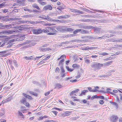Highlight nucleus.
Here are the masks:
<instances>
[{"label": "nucleus", "mask_w": 122, "mask_h": 122, "mask_svg": "<svg viewBox=\"0 0 122 122\" xmlns=\"http://www.w3.org/2000/svg\"><path fill=\"white\" fill-rule=\"evenodd\" d=\"M103 64L94 62L91 64V66L94 70L96 71L100 69L103 66Z\"/></svg>", "instance_id": "1"}, {"label": "nucleus", "mask_w": 122, "mask_h": 122, "mask_svg": "<svg viewBox=\"0 0 122 122\" xmlns=\"http://www.w3.org/2000/svg\"><path fill=\"white\" fill-rule=\"evenodd\" d=\"M19 32V31L17 29H14L13 30H5L2 31H0V35H10L15 33L18 32Z\"/></svg>", "instance_id": "2"}, {"label": "nucleus", "mask_w": 122, "mask_h": 122, "mask_svg": "<svg viewBox=\"0 0 122 122\" xmlns=\"http://www.w3.org/2000/svg\"><path fill=\"white\" fill-rule=\"evenodd\" d=\"M55 26H52L51 27H47L48 31L49 32L50 31L54 33H56L57 31L55 29L56 28Z\"/></svg>", "instance_id": "3"}, {"label": "nucleus", "mask_w": 122, "mask_h": 122, "mask_svg": "<svg viewBox=\"0 0 122 122\" xmlns=\"http://www.w3.org/2000/svg\"><path fill=\"white\" fill-rule=\"evenodd\" d=\"M26 98H23L20 100L21 103H23L27 107H28L30 106L29 103L27 102L26 100Z\"/></svg>", "instance_id": "4"}, {"label": "nucleus", "mask_w": 122, "mask_h": 122, "mask_svg": "<svg viewBox=\"0 0 122 122\" xmlns=\"http://www.w3.org/2000/svg\"><path fill=\"white\" fill-rule=\"evenodd\" d=\"M2 42L3 43L1 45L0 47H3L4 46L6 45H7L8 43H7L9 42V40L8 38H5L3 39L2 41Z\"/></svg>", "instance_id": "5"}, {"label": "nucleus", "mask_w": 122, "mask_h": 122, "mask_svg": "<svg viewBox=\"0 0 122 122\" xmlns=\"http://www.w3.org/2000/svg\"><path fill=\"white\" fill-rule=\"evenodd\" d=\"M32 32L34 34H38L41 33V29L40 28L38 29H33Z\"/></svg>", "instance_id": "6"}, {"label": "nucleus", "mask_w": 122, "mask_h": 122, "mask_svg": "<svg viewBox=\"0 0 122 122\" xmlns=\"http://www.w3.org/2000/svg\"><path fill=\"white\" fill-rule=\"evenodd\" d=\"M70 15H62L61 16H58L57 17V18L58 19H66L67 18L70 17Z\"/></svg>", "instance_id": "7"}, {"label": "nucleus", "mask_w": 122, "mask_h": 122, "mask_svg": "<svg viewBox=\"0 0 122 122\" xmlns=\"http://www.w3.org/2000/svg\"><path fill=\"white\" fill-rule=\"evenodd\" d=\"M52 7L51 5H48L44 6L43 9V11H46L47 10H51L52 9Z\"/></svg>", "instance_id": "8"}, {"label": "nucleus", "mask_w": 122, "mask_h": 122, "mask_svg": "<svg viewBox=\"0 0 122 122\" xmlns=\"http://www.w3.org/2000/svg\"><path fill=\"white\" fill-rule=\"evenodd\" d=\"M118 118V117L117 116H111V120L113 122H116Z\"/></svg>", "instance_id": "9"}, {"label": "nucleus", "mask_w": 122, "mask_h": 122, "mask_svg": "<svg viewBox=\"0 0 122 122\" xmlns=\"http://www.w3.org/2000/svg\"><path fill=\"white\" fill-rule=\"evenodd\" d=\"M51 49L49 48L48 47L46 48H41L40 49V51H41L45 52L51 50Z\"/></svg>", "instance_id": "10"}, {"label": "nucleus", "mask_w": 122, "mask_h": 122, "mask_svg": "<svg viewBox=\"0 0 122 122\" xmlns=\"http://www.w3.org/2000/svg\"><path fill=\"white\" fill-rule=\"evenodd\" d=\"M25 59L27 60H29L32 59H35V57H33L32 56L27 57L26 56L24 57Z\"/></svg>", "instance_id": "11"}, {"label": "nucleus", "mask_w": 122, "mask_h": 122, "mask_svg": "<svg viewBox=\"0 0 122 122\" xmlns=\"http://www.w3.org/2000/svg\"><path fill=\"white\" fill-rule=\"evenodd\" d=\"M23 95L24 96V97H23V98H26V100L27 98H28L29 99H32V98L31 96H29L28 95H27L26 94L23 93Z\"/></svg>", "instance_id": "12"}, {"label": "nucleus", "mask_w": 122, "mask_h": 122, "mask_svg": "<svg viewBox=\"0 0 122 122\" xmlns=\"http://www.w3.org/2000/svg\"><path fill=\"white\" fill-rule=\"evenodd\" d=\"M25 38V36L24 35H21V36L16 39L17 41H21L24 40Z\"/></svg>", "instance_id": "13"}, {"label": "nucleus", "mask_w": 122, "mask_h": 122, "mask_svg": "<svg viewBox=\"0 0 122 122\" xmlns=\"http://www.w3.org/2000/svg\"><path fill=\"white\" fill-rule=\"evenodd\" d=\"M112 62V61H111L106 62L103 64V66H108L111 65Z\"/></svg>", "instance_id": "14"}, {"label": "nucleus", "mask_w": 122, "mask_h": 122, "mask_svg": "<svg viewBox=\"0 0 122 122\" xmlns=\"http://www.w3.org/2000/svg\"><path fill=\"white\" fill-rule=\"evenodd\" d=\"M16 18H10L8 19H4L3 20V21L4 22H6L7 21H9L11 20H14L16 19Z\"/></svg>", "instance_id": "15"}, {"label": "nucleus", "mask_w": 122, "mask_h": 122, "mask_svg": "<svg viewBox=\"0 0 122 122\" xmlns=\"http://www.w3.org/2000/svg\"><path fill=\"white\" fill-rule=\"evenodd\" d=\"M32 7L35 8H36L38 10H40V9L38 5L36 3H34L32 5Z\"/></svg>", "instance_id": "16"}, {"label": "nucleus", "mask_w": 122, "mask_h": 122, "mask_svg": "<svg viewBox=\"0 0 122 122\" xmlns=\"http://www.w3.org/2000/svg\"><path fill=\"white\" fill-rule=\"evenodd\" d=\"M25 28L24 25H19L18 30L20 31H22L25 30Z\"/></svg>", "instance_id": "17"}, {"label": "nucleus", "mask_w": 122, "mask_h": 122, "mask_svg": "<svg viewBox=\"0 0 122 122\" xmlns=\"http://www.w3.org/2000/svg\"><path fill=\"white\" fill-rule=\"evenodd\" d=\"M25 1V0H18L17 3L20 5H22L23 4L24 2Z\"/></svg>", "instance_id": "18"}, {"label": "nucleus", "mask_w": 122, "mask_h": 122, "mask_svg": "<svg viewBox=\"0 0 122 122\" xmlns=\"http://www.w3.org/2000/svg\"><path fill=\"white\" fill-rule=\"evenodd\" d=\"M101 31V28H96L95 29L94 32L95 33H98Z\"/></svg>", "instance_id": "19"}, {"label": "nucleus", "mask_w": 122, "mask_h": 122, "mask_svg": "<svg viewBox=\"0 0 122 122\" xmlns=\"http://www.w3.org/2000/svg\"><path fill=\"white\" fill-rule=\"evenodd\" d=\"M64 30V31H72L73 30V29L70 28H66Z\"/></svg>", "instance_id": "20"}, {"label": "nucleus", "mask_w": 122, "mask_h": 122, "mask_svg": "<svg viewBox=\"0 0 122 122\" xmlns=\"http://www.w3.org/2000/svg\"><path fill=\"white\" fill-rule=\"evenodd\" d=\"M64 61V59H62L59 62V65L61 66H61H63L62 65L63 64V62Z\"/></svg>", "instance_id": "21"}, {"label": "nucleus", "mask_w": 122, "mask_h": 122, "mask_svg": "<svg viewBox=\"0 0 122 122\" xmlns=\"http://www.w3.org/2000/svg\"><path fill=\"white\" fill-rule=\"evenodd\" d=\"M32 17V15L28 14L23 15L22 16V17L25 18H28L30 17Z\"/></svg>", "instance_id": "22"}, {"label": "nucleus", "mask_w": 122, "mask_h": 122, "mask_svg": "<svg viewBox=\"0 0 122 122\" xmlns=\"http://www.w3.org/2000/svg\"><path fill=\"white\" fill-rule=\"evenodd\" d=\"M111 90V89L110 88H107V91L106 92V93H108L110 94H111L113 95H114V93L112 92H110L109 91H110Z\"/></svg>", "instance_id": "23"}, {"label": "nucleus", "mask_w": 122, "mask_h": 122, "mask_svg": "<svg viewBox=\"0 0 122 122\" xmlns=\"http://www.w3.org/2000/svg\"><path fill=\"white\" fill-rule=\"evenodd\" d=\"M81 33L82 34H85L88 33V31L86 30H82L81 29Z\"/></svg>", "instance_id": "24"}, {"label": "nucleus", "mask_w": 122, "mask_h": 122, "mask_svg": "<svg viewBox=\"0 0 122 122\" xmlns=\"http://www.w3.org/2000/svg\"><path fill=\"white\" fill-rule=\"evenodd\" d=\"M92 88L91 87H88V90L90 92H96L97 91V90L95 89V90L92 89Z\"/></svg>", "instance_id": "25"}, {"label": "nucleus", "mask_w": 122, "mask_h": 122, "mask_svg": "<svg viewBox=\"0 0 122 122\" xmlns=\"http://www.w3.org/2000/svg\"><path fill=\"white\" fill-rule=\"evenodd\" d=\"M41 33L42 32L44 33H48L49 32V31H48V30L47 27L46 29H41Z\"/></svg>", "instance_id": "26"}, {"label": "nucleus", "mask_w": 122, "mask_h": 122, "mask_svg": "<svg viewBox=\"0 0 122 122\" xmlns=\"http://www.w3.org/2000/svg\"><path fill=\"white\" fill-rule=\"evenodd\" d=\"M66 68L68 71H72L74 70V69L70 68L67 66H66Z\"/></svg>", "instance_id": "27"}, {"label": "nucleus", "mask_w": 122, "mask_h": 122, "mask_svg": "<svg viewBox=\"0 0 122 122\" xmlns=\"http://www.w3.org/2000/svg\"><path fill=\"white\" fill-rule=\"evenodd\" d=\"M81 31V29H76L73 32L74 34H76L78 32H79Z\"/></svg>", "instance_id": "28"}, {"label": "nucleus", "mask_w": 122, "mask_h": 122, "mask_svg": "<svg viewBox=\"0 0 122 122\" xmlns=\"http://www.w3.org/2000/svg\"><path fill=\"white\" fill-rule=\"evenodd\" d=\"M72 66L73 67L76 68H78L79 67V66L78 65L76 64H73Z\"/></svg>", "instance_id": "29"}, {"label": "nucleus", "mask_w": 122, "mask_h": 122, "mask_svg": "<svg viewBox=\"0 0 122 122\" xmlns=\"http://www.w3.org/2000/svg\"><path fill=\"white\" fill-rule=\"evenodd\" d=\"M76 93L75 91L74 90L72 91L70 93V95L71 96L72 98H74L75 97L74 96H72V95Z\"/></svg>", "instance_id": "30"}, {"label": "nucleus", "mask_w": 122, "mask_h": 122, "mask_svg": "<svg viewBox=\"0 0 122 122\" xmlns=\"http://www.w3.org/2000/svg\"><path fill=\"white\" fill-rule=\"evenodd\" d=\"M112 58L111 57H109L106 58L104 59L103 61H107L109 60H111L112 59Z\"/></svg>", "instance_id": "31"}, {"label": "nucleus", "mask_w": 122, "mask_h": 122, "mask_svg": "<svg viewBox=\"0 0 122 122\" xmlns=\"http://www.w3.org/2000/svg\"><path fill=\"white\" fill-rule=\"evenodd\" d=\"M11 24L5 25V29H9L11 27Z\"/></svg>", "instance_id": "32"}, {"label": "nucleus", "mask_w": 122, "mask_h": 122, "mask_svg": "<svg viewBox=\"0 0 122 122\" xmlns=\"http://www.w3.org/2000/svg\"><path fill=\"white\" fill-rule=\"evenodd\" d=\"M121 54H122V51H118L115 53L113 55L115 56H116L117 55H119Z\"/></svg>", "instance_id": "33"}, {"label": "nucleus", "mask_w": 122, "mask_h": 122, "mask_svg": "<svg viewBox=\"0 0 122 122\" xmlns=\"http://www.w3.org/2000/svg\"><path fill=\"white\" fill-rule=\"evenodd\" d=\"M76 13H79V15H80V14H84V13L83 11H80L77 10H76Z\"/></svg>", "instance_id": "34"}, {"label": "nucleus", "mask_w": 122, "mask_h": 122, "mask_svg": "<svg viewBox=\"0 0 122 122\" xmlns=\"http://www.w3.org/2000/svg\"><path fill=\"white\" fill-rule=\"evenodd\" d=\"M13 63L14 66L16 67H17L18 66L17 63L15 60H14L13 61Z\"/></svg>", "instance_id": "35"}, {"label": "nucleus", "mask_w": 122, "mask_h": 122, "mask_svg": "<svg viewBox=\"0 0 122 122\" xmlns=\"http://www.w3.org/2000/svg\"><path fill=\"white\" fill-rule=\"evenodd\" d=\"M70 112H66L64 113V115L65 116H68L70 115Z\"/></svg>", "instance_id": "36"}, {"label": "nucleus", "mask_w": 122, "mask_h": 122, "mask_svg": "<svg viewBox=\"0 0 122 122\" xmlns=\"http://www.w3.org/2000/svg\"><path fill=\"white\" fill-rule=\"evenodd\" d=\"M61 86L59 84H56V85L55 88H59L61 87Z\"/></svg>", "instance_id": "37"}, {"label": "nucleus", "mask_w": 122, "mask_h": 122, "mask_svg": "<svg viewBox=\"0 0 122 122\" xmlns=\"http://www.w3.org/2000/svg\"><path fill=\"white\" fill-rule=\"evenodd\" d=\"M108 54L106 53V52H102L100 53L99 55H102L103 56H105L106 55H108Z\"/></svg>", "instance_id": "38"}, {"label": "nucleus", "mask_w": 122, "mask_h": 122, "mask_svg": "<svg viewBox=\"0 0 122 122\" xmlns=\"http://www.w3.org/2000/svg\"><path fill=\"white\" fill-rule=\"evenodd\" d=\"M57 9L60 10H61L64 9V7L61 6H60L58 7L57 8Z\"/></svg>", "instance_id": "39"}, {"label": "nucleus", "mask_w": 122, "mask_h": 122, "mask_svg": "<svg viewBox=\"0 0 122 122\" xmlns=\"http://www.w3.org/2000/svg\"><path fill=\"white\" fill-rule=\"evenodd\" d=\"M40 18H43L45 19H46V16L44 15H42L40 16Z\"/></svg>", "instance_id": "40"}, {"label": "nucleus", "mask_w": 122, "mask_h": 122, "mask_svg": "<svg viewBox=\"0 0 122 122\" xmlns=\"http://www.w3.org/2000/svg\"><path fill=\"white\" fill-rule=\"evenodd\" d=\"M77 9H70V11L72 12H76V11L77 10Z\"/></svg>", "instance_id": "41"}, {"label": "nucleus", "mask_w": 122, "mask_h": 122, "mask_svg": "<svg viewBox=\"0 0 122 122\" xmlns=\"http://www.w3.org/2000/svg\"><path fill=\"white\" fill-rule=\"evenodd\" d=\"M98 98H100L102 99L105 100V98L103 96H99Z\"/></svg>", "instance_id": "42"}, {"label": "nucleus", "mask_w": 122, "mask_h": 122, "mask_svg": "<svg viewBox=\"0 0 122 122\" xmlns=\"http://www.w3.org/2000/svg\"><path fill=\"white\" fill-rule=\"evenodd\" d=\"M1 12H3L4 13H6L7 12H8L9 10L8 9H4L2 10H1Z\"/></svg>", "instance_id": "43"}, {"label": "nucleus", "mask_w": 122, "mask_h": 122, "mask_svg": "<svg viewBox=\"0 0 122 122\" xmlns=\"http://www.w3.org/2000/svg\"><path fill=\"white\" fill-rule=\"evenodd\" d=\"M61 73L65 72V71L64 70V69L63 67L61 66Z\"/></svg>", "instance_id": "44"}, {"label": "nucleus", "mask_w": 122, "mask_h": 122, "mask_svg": "<svg viewBox=\"0 0 122 122\" xmlns=\"http://www.w3.org/2000/svg\"><path fill=\"white\" fill-rule=\"evenodd\" d=\"M97 47H90L89 48V49L90 50H92L93 49H95L97 48Z\"/></svg>", "instance_id": "45"}, {"label": "nucleus", "mask_w": 122, "mask_h": 122, "mask_svg": "<svg viewBox=\"0 0 122 122\" xmlns=\"http://www.w3.org/2000/svg\"><path fill=\"white\" fill-rule=\"evenodd\" d=\"M86 94V93L84 92V90L81 93L80 95H79L80 96H82V95H85Z\"/></svg>", "instance_id": "46"}, {"label": "nucleus", "mask_w": 122, "mask_h": 122, "mask_svg": "<svg viewBox=\"0 0 122 122\" xmlns=\"http://www.w3.org/2000/svg\"><path fill=\"white\" fill-rule=\"evenodd\" d=\"M116 28L118 29H122V25L120 26L119 25H118L116 27Z\"/></svg>", "instance_id": "47"}, {"label": "nucleus", "mask_w": 122, "mask_h": 122, "mask_svg": "<svg viewBox=\"0 0 122 122\" xmlns=\"http://www.w3.org/2000/svg\"><path fill=\"white\" fill-rule=\"evenodd\" d=\"M111 103H112L113 105H115V106H116V107H117V106H118L117 104V103H116L115 102H111Z\"/></svg>", "instance_id": "48"}, {"label": "nucleus", "mask_w": 122, "mask_h": 122, "mask_svg": "<svg viewBox=\"0 0 122 122\" xmlns=\"http://www.w3.org/2000/svg\"><path fill=\"white\" fill-rule=\"evenodd\" d=\"M42 5H44L46 4V3L45 2H41V3H39Z\"/></svg>", "instance_id": "49"}, {"label": "nucleus", "mask_w": 122, "mask_h": 122, "mask_svg": "<svg viewBox=\"0 0 122 122\" xmlns=\"http://www.w3.org/2000/svg\"><path fill=\"white\" fill-rule=\"evenodd\" d=\"M104 101L103 100H100L99 102L102 105L104 103Z\"/></svg>", "instance_id": "50"}, {"label": "nucleus", "mask_w": 122, "mask_h": 122, "mask_svg": "<svg viewBox=\"0 0 122 122\" xmlns=\"http://www.w3.org/2000/svg\"><path fill=\"white\" fill-rule=\"evenodd\" d=\"M89 47H88V46L86 47L83 48V49L84 50H88L89 49Z\"/></svg>", "instance_id": "51"}, {"label": "nucleus", "mask_w": 122, "mask_h": 122, "mask_svg": "<svg viewBox=\"0 0 122 122\" xmlns=\"http://www.w3.org/2000/svg\"><path fill=\"white\" fill-rule=\"evenodd\" d=\"M66 76L65 72L61 73V76L62 77H64Z\"/></svg>", "instance_id": "52"}, {"label": "nucleus", "mask_w": 122, "mask_h": 122, "mask_svg": "<svg viewBox=\"0 0 122 122\" xmlns=\"http://www.w3.org/2000/svg\"><path fill=\"white\" fill-rule=\"evenodd\" d=\"M91 10H92L94 11H98V12H103V11H101V10H98V11H97V10H96L95 9L93 10V9H91Z\"/></svg>", "instance_id": "53"}, {"label": "nucleus", "mask_w": 122, "mask_h": 122, "mask_svg": "<svg viewBox=\"0 0 122 122\" xmlns=\"http://www.w3.org/2000/svg\"><path fill=\"white\" fill-rule=\"evenodd\" d=\"M100 92L102 93H106V92L105 90H100L99 91Z\"/></svg>", "instance_id": "54"}, {"label": "nucleus", "mask_w": 122, "mask_h": 122, "mask_svg": "<svg viewBox=\"0 0 122 122\" xmlns=\"http://www.w3.org/2000/svg\"><path fill=\"white\" fill-rule=\"evenodd\" d=\"M43 119V117L41 116L38 118V120L39 121H40L42 120Z\"/></svg>", "instance_id": "55"}, {"label": "nucleus", "mask_w": 122, "mask_h": 122, "mask_svg": "<svg viewBox=\"0 0 122 122\" xmlns=\"http://www.w3.org/2000/svg\"><path fill=\"white\" fill-rule=\"evenodd\" d=\"M93 27L91 26H86L85 28H87L88 29H90L92 28Z\"/></svg>", "instance_id": "56"}, {"label": "nucleus", "mask_w": 122, "mask_h": 122, "mask_svg": "<svg viewBox=\"0 0 122 122\" xmlns=\"http://www.w3.org/2000/svg\"><path fill=\"white\" fill-rule=\"evenodd\" d=\"M0 26L2 29H5V25L1 24Z\"/></svg>", "instance_id": "57"}, {"label": "nucleus", "mask_w": 122, "mask_h": 122, "mask_svg": "<svg viewBox=\"0 0 122 122\" xmlns=\"http://www.w3.org/2000/svg\"><path fill=\"white\" fill-rule=\"evenodd\" d=\"M76 76V78H78L79 77H80V73H78V74Z\"/></svg>", "instance_id": "58"}, {"label": "nucleus", "mask_w": 122, "mask_h": 122, "mask_svg": "<svg viewBox=\"0 0 122 122\" xmlns=\"http://www.w3.org/2000/svg\"><path fill=\"white\" fill-rule=\"evenodd\" d=\"M29 22L33 25H34L35 24V22L33 21H29Z\"/></svg>", "instance_id": "59"}, {"label": "nucleus", "mask_w": 122, "mask_h": 122, "mask_svg": "<svg viewBox=\"0 0 122 122\" xmlns=\"http://www.w3.org/2000/svg\"><path fill=\"white\" fill-rule=\"evenodd\" d=\"M106 37H107V36H105V35L104 36H102L99 37V38H101L102 39H105V38H106Z\"/></svg>", "instance_id": "60"}, {"label": "nucleus", "mask_w": 122, "mask_h": 122, "mask_svg": "<svg viewBox=\"0 0 122 122\" xmlns=\"http://www.w3.org/2000/svg\"><path fill=\"white\" fill-rule=\"evenodd\" d=\"M18 114L20 116H23V115L22 114V113L20 111H18Z\"/></svg>", "instance_id": "61"}, {"label": "nucleus", "mask_w": 122, "mask_h": 122, "mask_svg": "<svg viewBox=\"0 0 122 122\" xmlns=\"http://www.w3.org/2000/svg\"><path fill=\"white\" fill-rule=\"evenodd\" d=\"M56 29L58 31H61V29L60 27H57Z\"/></svg>", "instance_id": "62"}, {"label": "nucleus", "mask_w": 122, "mask_h": 122, "mask_svg": "<svg viewBox=\"0 0 122 122\" xmlns=\"http://www.w3.org/2000/svg\"><path fill=\"white\" fill-rule=\"evenodd\" d=\"M98 56V55L97 56L96 55H92L91 56V57L93 58H95L96 57H97Z\"/></svg>", "instance_id": "63"}, {"label": "nucleus", "mask_w": 122, "mask_h": 122, "mask_svg": "<svg viewBox=\"0 0 122 122\" xmlns=\"http://www.w3.org/2000/svg\"><path fill=\"white\" fill-rule=\"evenodd\" d=\"M70 103L72 105L75 106L76 105V103L72 102V101H71L70 102Z\"/></svg>", "instance_id": "64"}]
</instances>
